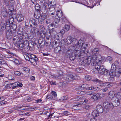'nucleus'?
Listing matches in <instances>:
<instances>
[{"instance_id": "nucleus-12", "label": "nucleus", "mask_w": 121, "mask_h": 121, "mask_svg": "<svg viewBox=\"0 0 121 121\" xmlns=\"http://www.w3.org/2000/svg\"><path fill=\"white\" fill-rule=\"evenodd\" d=\"M22 42H19L16 45L17 46L18 48L20 49H22L26 47L24 45L25 42L23 43Z\"/></svg>"}, {"instance_id": "nucleus-53", "label": "nucleus", "mask_w": 121, "mask_h": 121, "mask_svg": "<svg viewBox=\"0 0 121 121\" xmlns=\"http://www.w3.org/2000/svg\"><path fill=\"white\" fill-rule=\"evenodd\" d=\"M14 74L18 76L20 75L21 73L19 72L18 71H15L14 72Z\"/></svg>"}, {"instance_id": "nucleus-60", "label": "nucleus", "mask_w": 121, "mask_h": 121, "mask_svg": "<svg viewBox=\"0 0 121 121\" xmlns=\"http://www.w3.org/2000/svg\"><path fill=\"white\" fill-rule=\"evenodd\" d=\"M5 99V98L3 97H2L0 98V102H1V101H4V99Z\"/></svg>"}, {"instance_id": "nucleus-7", "label": "nucleus", "mask_w": 121, "mask_h": 121, "mask_svg": "<svg viewBox=\"0 0 121 121\" xmlns=\"http://www.w3.org/2000/svg\"><path fill=\"white\" fill-rule=\"evenodd\" d=\"M112 100L113 105L114 107H117L120 104V102L118 99H114V98H112Z\"/></svg>"}, {"instance_id": "nucleus-21", "label": "nucleus", "mask_w": 121, "mask_h": 121, "mask_svg": "<svg viewBox=\"0 0 121 121\" xmlns=\"http://www.w3.org/2000/svg\"><path fill=\"white\" fill-rule=\"evenodd\" d=\"M27 46H28V49L31 51H33L34 49V48L33 45L31 44V45L30 46V45L29 44L28 41H26Z\"/></svg>"}, {"instance_id": "nucleus-3", "label": "nucleus", "mask_w": 121, "mask_h": 121, "mask_svg": "<svg viewBox=\"0 0 121 121\" xmlns=\"http://www.w3.org/2000/svg\"><path fill=\"white\" fill-rule=\"evenodd\" d=\"M98 58H99L100 59H98V60L99 61L100 63V60H102V59L101 56H98L97 57L96 55H93L92 57L91 58H88V59H86L85 61V64L87 65H89L90 63L91 62L93 63V64L95 63L96 60H97Z\"/></svg>"}, {"instance_id": "nucleus-8", "label": "nucleus", "mask_w": 121, "mask_h": 121, "mask_svg": "<svg viewBox=\"0 0 121 121\" xmlns=\"http://www.w3.org/2000/svg\"><path fill=\"white\" fill-rule=\"evenodd\" d=\"M95 81L97 82V85L101 86H106L107 84V82H103L97 79H95Z\"/></svg>"}, {"instance_id": "nucleus-15", "label": "nucleus", "mask_w": 121, "mask_h": 121, "mask_svg": "<svg viewBox=\"0 0 121 121\" xmlns=\"http://www.w3.org/2000/svg\"><path fill=\"white\" fill-rule=\"evenodd\" d=\"M115 73L116 76L119 77L121 74V69H116Z\"/></svg>"}, {"instance_id": "nucleus-36", "label": "nucleus", "mask_w": 121, "mask_h": 121, "mask_svg": "<svg viewBox=\"0 0 121 121\" xmlns=\"http://www.w3.org/2000/svg\"><path fill=\"white\" fill-rule=\"evenodd\" d=\"M10 24L11 23L8 20L7 21L5 24L6 27H10L11 26Z\"/></svg>"}, {"instance_id": "nucleus-13", "label": "nucleus", "mask_w": 121, "mask_h": 121, "mask_svg": "<svg viewBox=\"0 0 121 121\" xmlns=\"http://www.w3.org/2000/svg\"><path fill=\"white\" fill-rule=\"evenodd\" d=\"M46 16L45 15H42L41 16V18L39 20V24L43 23L44 22L45 19L46 18Z\"/></svg>"}, {"instance_id": "nucleus-29", "label": "nucleus", "mask_w": 121, "mask_h": 121, "mask_svg": "<svg viewBox=\"0 0 121 121\" xmlns=\"http://www.w3.org/2000/svg\"><path fill=\"white\" fill-rule=\"evenodd\" d=\"M15 76L13 74H10L8 75V78L9 80H12L14 79Z\"/></svg>"}, {"instance_id": "nucleus-45", "label": "nucleus", "mask_w": 121, "mask_h": 121, "mask_svg": "<svg viewBox=\"0 0 121 121\" xmlns=\"http://www.w3.org/2000/svg\"><path fill=\"white\" fill-rule=\"evenodd\" d=\"M94 92L91 91L86 92V94L87 95H94Z\"/></svg>"}, {"instance_id": "nucleus-5", "label": "nucleus", "mask_w": 121, "mask_h": 121, "mask_svg": "<svg viewBox=\"0 0 121 121\" xmlns=\"http://www.w3.org/2000/svg\"><path fill=\"white\" fill-rule=\"evenodd\" d=\"M22 41V38L21 36L19 37L18 36H16L13 37V42L15 45H16L19 42Z\"/></svg>"}, {"instance_id": "nucleus-47", "label": "nucleus", "mask_w": 121, "mask_h": 121, "mask_svg": "<svg viewBox=\"0 0 121 121\" xmlns=\"http://www.w3.org/2000/svg\"><path fill=\"white\" fill-rule=\"evenodd\" d=\"M24 99L25 102H29L31 101V100L30 97L25 98Z\"/></svg>"}, {"instance_id": "nucleus-51", "label": "nucleus", "mask_w": 121, "mask_h": 121, "mask_svg": "<svg viewBox=\"0 0 121 121\" xmlns=\"http://www.w3.org/2000/svg\"><path fill=\"white\" fill-rule=\"evenodd\" d=\"M52 95L54 97H56L57 96L56 93L54 91H52L51 92Z\"/></svg>"}, {"instance_id": "nucleus-22", "label": "nucleus", "mask_w": 121, "mask_h": 121, "mask_svg": "<svg viewBox=\"0 0 121 121\" xmlns=\"http://www.w3.org/2000/svg\"><path fill=\"white\" fill-rule=\"evenodd\" d=\"M104 66L102 65L100 69L98 71V72L101 74H103L104 73V70H105V69L104 68Z\"/></svg>"}, {"instance_id": "nucleus-20", "label": "nucleus", "mask_w": 121, "mask_h": 121, "mask_svg": "<svg viewBox=\"0 0 121 121\" xmlns=\"http://www.w3.org/2000/svg\"><path fill=\"white\" fill-rule=\"evenodd\" d=\"M56 15L59 17H60L62 16L63 13L62 11L60 9H58L56 12Z\"/></svg>"}, {"instance_id": "nucleus-33", "label": "nucleus", "mask_w": 121, "mask_h": 121, "mask_svg": "<svg viewBox=\"0 0 121 121\" xmlns=\"http://www.w3.org/2000/svg\"><path fill=\"white\" fill-rule=\"evenodd\" d=\"M7 62L5 60L3 59H0V64L2 65L6 64Z\"/></svg>"}, {"instance_id": "nucleus-28", "label": "nucleus", "mask_w": 121, "mask_h": 121, "mask_svg": "<svg viewBox=\"0 0 121 121\" xmlns=\"http://www.w3.org/2000/svg\"><path fill=\"white\" fill-rule=\"evenodd\" d=\"M98 49L96 48H95L92 52V54L94 55H95L98 54Z\"/></svg>"}, {"instance_id": "nucleus-24", "label": "nucleus", "mask_w": 121, "mask_h": 121, "mask_svg": "<svg viewBox=\"0 0 121 121\" xmlns=\"http://www.w3.org/2000/svg\"><path fill=\"white\" fill-rule=\"evenodd\" d=\"M121 96L120 93H117L115 95V96L113 97L112 98H114V99H118L119 100L121 99Z\"/></svg>"}, {"instance_id": "nucleus-48", "label": "nucleus", "mask_w": 121, "mask_h": 121, "mask_svg": "<svg viewBox=\"0 0 121 121\" xmlns=\"http://www.w3.org/2000/svg\"><path fill=\"white\" fill-rule=\"evenodd\" d=\"M11 27L12 28V29H13V30H16L17 28L16 26L15 25V24L13 25V24H11Z\"/></svg>"}, {"instance_id": "nucleus-27", "label": "nucleus", "mask_w": 121, "mask_h": 121, "mask_svg": "<svg viewBox=\"0 0 121 121\" xmlns=\"http://www.w3.org/2000/svg\"><path fill=\"white\" fill-rule=\"evenodd\" d=\"M89 89L90 90H93L94 91H97L99 90V88L98 87L91 86L89 87Z\"/></svg>"}, {"instance_id": "nucleus-37", "label": "nucleus", "mask_w": 121, "mask_h": 121, "mask_svg": "<svg viewBox=\"0 0 121 121\" xmlns=\"http://www.w3.org/2000/svg\"><path fill=\"white\" fill-rule=\"evenodd\" d=\"M40 7L38 4H36L35 6V8L36 10L38 11H39L40 9Z\"/></svg>"}, {"instance_id": "nucleus-4", "label": "nucleus", "mask_w": 121, "mask_h": 121, "mask_svg": "<svg viewBox=\"0 0 121 121\" xmlns=\"http://www.w3.org/2000/svg\"><path fill=\"white\" fill-rule=\"evenodd\" d=\"M98 59H100L99 58H98L97 60H96L95 62H96V64L95 65V70L93 69V72L95 74L97 73L98 71L100 69L102 65H101V61L100 60V63L99 61L98 60Z\"/></svg>"}, {"instance_id": "nucleus-55", "label": "nucleus", "mask_w": 121, "mask_h": 121, "mask_svg": "<svg viewBox=\"0 0 121 121\" xmlns=\"http://www.w3.org/2000/svg\"><path fill=\"white\" fill-rule=\"evenodd\" d=\"M16 86H17L22 87V83L19 82H17V84H16Z\"/></svg>"}, {"instance_id": "nucleus-14", "label": "nucleus", "mask_w": 121, "mask_h": 121, "mask_svg": "<svg viewBox=\"0 0 121 121\" xmlns=\"http://www.w3.org/2000/svg\"><path fill=\"white\" fill-rule=\"evenodd\" d=\"M119 65V63L118 62L116 61H115L114 63L112 65L111 68L112 69L116 70L117 69V66H118Z\"/></svg>"}, {"instance_id": "nucleus-10", "label": "nucleus", "mask_w": 121, "mask_h": 121, "mask_svg": "<svg viewBox=\"0 0 121 121\" xmlns=\"http://www.w3.org/2000/svg\"><path fill=\"white\" fill-rule=\"evenodd\" d=\"M103 105L106 109L107 108H113L114 107V106L113 105L112 103H110L106 102Z\"/></svg>"}, {"instance_id": "nucleus-56", "label": "nucleus", "mask_w": 121, "mask_h": 121, "mask_svg": "<svg viewBox=\"0 0 121 121\" xmlns=\"http://www.w3.org/2000/svg\"><path fill=\"white\" fill-rule=\"evenodd\" d=\"M33 28L35 31V33L36 34V33H38L39 32V30L37 28Z\"/></svg>"}, {"instance_id": "nucleus-1", "label": "nucleus", "mask_w": 121, "mask_h": 121, "mask_svg": "<svg viewBox=\"0 0 121 121\" xmlns=\"http://www.w3.org/2000/svg\"><path fill=\"white\" fill-rule=\"evenodd\" d=\"M63 52L65 53V56L67 58L69 57L71 60H73L76 56L84 58L86 55V54L84 52V50L82 52L81 51H79L77 50H75V54L73 53V51L69 49L68 47H65L64 48Z\"/></svg>"}, {"instance_id": "nucleus-26", "label": "nucleus", "mask_w": 121, "mask_h": 121, "mask_svg": "<svg viewBox=\"0 0 121 121\" xmlns=\"http://www.w3.org/2000/svg\"><path fill=\"white\" fill-rule=\"evenodd\" d=\"M48 3H45L44 4V6H43V8L45 9L48 11V9L49 7H50Z\"/></svg>"}, {"instance_id": "nucleus-38", "label": "nucleus", "mask_w": 121, "mask_h": 121, "mask_svg": "<svg viewBox=\"0 0 121 121\" xmlns=\"http://www.w3.org/2000/svg\"><path fill=\"white\" fill-rule=\"evenodd\" d=\"M60 47H58L55 48V52L56 53H58L60 51L61 49H60Z\"/></svg>"}, {"instance_id": "nucleus-9", "label": "nucleus", "mask_w": 121, "mask_h": 121, "mask_svg": "<svg viewBox=\"0 0 121 121\" xmlns=\"http://www.w3.org/2000/svg\"><path fill=\"white\" fill-rule=\"evenodd\" d=\"M83 41L82 40H79V41L77 45L79 46L80 47H81V48L80 49V51H81L82 52V51L84 50V52L85 53V49L86 48L84 47L83 45Z\"/></svg>"}, {"instance_id": "nucleus-57", "label": "nucleus", "mask_w": 121, "mask_h": 121, "mask_svg": "<svg viewBox=\"0 0 121 121\" xmlns=\"http://www.w3.org/2000/svg\"><path fill=\"white\" fill-rule=\"evenodd\" d=\"M76 71L78 72H81L82 71V70L79 68H77L76 69Z\"/></svg>"}, {"instance_id": "nucleus-62", "label": "nucleus", "mask_w": 121, "mask_h": 121, "mask_svg": "<svg viewBox=\"0 0 121 121\" xmlns=\"http://www.w3.org/2000/svg\"><path fill=\"white\" fill-rule=\"evenodd\" d=\"M75 99V100L77 101H79L81 99L78 96H77L76 97Z\"/></svg>"}, {"instance_id": "nucleus-17", "label": "nucleus", "mask_w": 121, "mask_h": 121, "mask_svg": "<svg viewBox=\"0 0 121 121\" xmlns=\"http://www.w3.org/2000/svg\"><path fill=\"white\" fill-rule=\"evenodd\" d=\"M96 110L99 112L102 113L103 112V108L102 106L100 105H98L96 107Z\"/></svg>"}, {"instance_id": "nucleus-63", "label": "nucleus", "mask_w": 121, "mask_h": 121, "mask_svg": "<svg viewBox=\"0 0 121 121\" xmlns=\"http://www.w3.org/2000/svg\"><path fill=\"white\" fill-rule=\"evenodd\" d=\"M90 121H97V120L95 118H93L91 119Z\"/></svg>"}, {"instance_id": "nucleus-35", "label": "nucleus", "mask_w": 121, "mask_h": 121, "mask_svg": "<svg viewBox=\"0 0 121 121\" xmlns=\"http://www.w3.org/2000/svg\"><path fill=\"white\" fill-rule=\"evenodd\" d=\"M98 95L99 99H100L104 97L105 96V94H100L98 93Z\"/></svg>"}, {"instance_id": "nucleus-23", "label": "nucleus", "mask_w": 121, "mask_h": 121, "mask_svg": "<svg viewBox=\"0 0 121 121\" xmlns=\"http://www.w3.org/2000/svg\"><path fill=\"white\" fill-rule=\"evenodd\" d=\"M35 20L33 18H31L30 20V26H32V25L35 26H36V24L35 23Z\"/></svg>"}, {"instance_id": "nucleus-43", "label": "nucleus", "mask_w": 121, "mask_h": 121, "mask_svg": "<svg viewBox=\"0 0 121 121\" xmlns=\"http://www.w3.org/2000/svg\"><path fill=\"white\" fill-rule=\"evenodd\" d=\"M4 3L7 6H9L10 3V0H4Z\"/></svg>"}, {"instance_id": "nucleus-46", "label": "nucleus", "mask_w": 121, "mask_h": 121, "mask_svg": "<svg viewBox=\"0 0 121 121\" xmlns=\"http://www.w3.org/2000/svg\"><path fill=\"white\" fill-rule=\"evenodd\" d=\"M11 17L9 18V21L10 22H11V24H12L13 23V22L14 21V19L12 17Z\"/></svg>"}, {"instance_id": "nucleus-61", "label": "nucleus", "mask_w": 121, "mask_h": 121, "mask_svg": "<svg viewBox=\"0 0 121 121\" xmlns=\"http://www.w3.org/2000/svg\"><path fill=\"white\" fill-rule=\"evenodd\" d=\"M65 31H66L65 29H62L61 30L60 32L62 35H63L64 34Z\"/></svg>"}, {"instance_id": "nucleus-64", "label": "nucleus", "mask_w": 121, "mask_h": 121, "mask_svg": "<svg viewBox=\"0 0 121 121\" xmlns=\"http://www.w3.org/2000/svg\"><path fill=\"white\" fill-rule=\"evenodd\" d=\"M14 0H11L10 3L11 4V6H12L13 4H14Z\"/></svg>"}, {"instance_id": "nucleus-44", "label": "nucleus", "mask_w": 121, "mask_h": 121, "mask_svg": "<svg viewBox=\"0 0 121 121\" xmlns=\"http://www.w3.org/2000/svg\"><path fill=\"white\" fill-rule=\"evenodd\" d=\"M22 107L21 106H15L14 107L13 109L14 110H18L19 108Z\"/></svg>"}, {"instance_id": "nucleus-41", "label": "nucleus", "mask_w": 121, "mask_h": 121, "mask_svg": "<svg viewBox=\"0 0 121 121\" xmlns=\"http://www.w3.org/2000/svg\"><path fill=\"white\" fill-rule=\"evenodd\" d=\"M107 60L110 63H112V58L110 56H108L107 58Z\"/></svg>"}, {"instance_id": "nucleus-40", "label": "nucleus", "mask_w": 121, "mask_h": 121, "mask_svg": "<svg viewBox=\"0 0 121 121\" xmlns=\"http://www.w3.org/2000/svg\"><path fill=\"white\" fill-rule=\"evenodd\" d=\"M68 99V96H63L61 98V99L62 101L63 100H65L67 99Z\"/></svg>"}, {"instance_id": "nucleus-52", "label": "nucleus", "mask_w": 121, "mask_h": 121, "mask_svg": "<svg viewBox=\"0 0 121 121\" xmlns=\"http://www.w3.org/2000/svg\"><path fill=\"white\" fill-rule=\"evenodd\" d=\"M1 27L2 29H4V28L6 27V25L4 23L2 22Z\"/></svg>"}, {"instance_id": "nucleus-30", "label": "nucleus", "mask_w": 121, "mask_h": 121, "mask_svg": "<svg viewBox=\"0 0 121 121\" xmlns=\"http://www.w3.org/2000/svg\"><path fill=\"white\" fill-rule=\"evenodd\" d=\"M22 70L25 72L28 73L29 72L30 69L28 68L24 67L22 68Z\"/></svg>"}, {"instance_id": "nucleus-42", "label": "nucleus", "mask_w": 121, "mask_h": 121, "mask_svg": "<svg viewBox=\"0 0 121 121\" xmlns=\"http://www.w3.org/2000/svg\"><path fill=\"white\" fill-rule=\"evenodd\" d=\"M70 113L67 111H64L62 113V115L67 116L69 115H70Z\"/></svg>"}, {"instance_id": "nucleus-59", "label": "nucleus", "mask_w": 121, "mask_h": 121, "mask_svg": "<svg viewBox=\"0 0 121 121\" xmlns=\"http://www.w3.org/2000/svg\"><path fill=\"white\" fill-rule=\"evenodd\" d=\"M102 90L103 92H106L108 90V88H105L103 89Z\"/></svg>"}, {"instance_id": "nucleus-32", "label": "nucleus", "mask_w": 121, "mask_h": 121, "mask_svg": "<svg viewBox=\"0 0 121 121\" xmlns=\"http://www.w3.org/2000/svg\"><path fill=\"white\" fill-rule=\"evenodd\" d=\"M70 28V26L69 25H65V30L66 31H68Z\"/></svg>"}, {"instance_id": "nucleus-31", "label": "nucleus", "mask_w": 121, "mask_h": 121, "mask_svg": "<svg viewBox=\"0 0 121 121\" xmlns=\"http://www.w3.org/2000/svg\"><path fill=\"white\" fill-rule=\"evenodd\" d=\"M3 13L4 14L3 15V16L5 18V19H7L8 18V14L7 12L5 11V12H3Z\"/></svg>"}, {"instance_id": "nucleus-19", "label": "nucleus", "mask_w": 121, "mask_h": 121, "mask_svg": "<svg viewBox=\"0 0 121 121\" xmlns=\"http://www.w3.org/2000/svg\"><path fill=\"white\" fill-rule=\"evenodd\" d=\"M75 79L74 76L72 75H69L67 77L66 80L67 81H71Z\"/></svg>"}, {"instance_id": "nucleus-58", "label": "nucleus", "mask_w": 121, "mask_h": 121, "mask_svg": "<svg viewBox=\"0 0 121 121\" xmlns=\"http://www.w3.org/2000/svg\"><path fill=\"white\" fill-rule=\"evenodd\" d=\"M60 84L62 86H65L66 85V84L64 82H61L60 83Z\"/></svg>"}, {"instance_id": "nucleus-18", "label": "nucleus", "mask_w": 121, "mask_h": 121, "mask_svg": "<svg viewBox=\"0 0 121 121\" xmlns=\"http://www.w3.org/2000/svg\"><path fill=\"white\" fill-rule=\"evenodd\" d=\"M98 96H99L98 95V93H94V95H92L91 98L94 101H96L99 99Z\"/></svg>"}, {"instance_id": "nucleus-16", "label": "nucleus", "mask_w": 121, "mask_h": 121, "mask_svg": "<svg viewBox=\"0 0 121 121\" xmlns=\"http://www.w3.org/2000/svg\"><path fill=\"white\" fill-rule=\"evenodd\" d=\"M115 71L116 70H114L113 69H112V68H111L109 73V75L111 78H113L116 76L115 73Z\"/></svg>"}, {"instance_id": "nucleus-25", "label": "nucleus", "mask_w": 121, "mask_h": 121, "mask_svg": "<svg viewBox=\"0 0 121 121\" xmlns=\"http://www.w3.org/2000/svg\"><path fill=\"white\" fill-rule=\"evenodd\" d=\"M99 113L98 111L96 110H94L92 113V114L94 117H96L98 116L99 115Z\"/></svg>"}, {"instance_id": "nucleus-39", "label": "nucleus", "mask_w": 121, "mask_h": 121, "mask_svg": "<svg viewBox=\"0 0 121 121\" xmlns=\"http://www.w3.org/2000/svg\"><path fill=\"white\" fill-rule=\"evenodd\" d=\"M60 19L59 17L56 18L54 20V22L56 24H58L59 22Z\"/></svg>"}, {"instance_id": "nucleus-11", "label": "nucleus", "mask_w": 121, "mask_h": 121, "mask_svg": "<svg viewBox=\"0 0 121 121\" xmlns=\"http://www.w3.org/2000/svg\"><path fill=\"white\" fill-rule=\"evenodd\" d=\"M24 16L21 14H18L17 16V19L18 21L21 22L24 19Z\"/></svg>"}, {"instance_id": "nucleus-54", "label": "nucleus", "mask_w": 121, "mask_h": 121, "mask_svg": "<svg viewBox=\"0 0 121 121\" xmlns=\"http://www.w3.org/2000/svg\"><path fill=\"white\" fill-rule=\"evenodd\" d=\"M62 22L63 23H64L67 20L65 17H63L62 18Z\"/></svg>"}, {"instance_id": "nucleus-50", "label": "nucleus", "mask_w": 121, "mask_h": 121, "mask_svg": "<svg viewBox=\"0 0 121 121\" xmlns=\"http://www.w3.org/2000/svg\"><path fill=\"white\" fill-rule=\"evenodd\" d=\"M108 73L109 71L105 69V70H104L103 74L104 75H106L108 74Z\"/></svg>"}, {"instance_id": "nucleus-6", "label": "nucleus", "mask_w": 121, "mask_h": 121, "mask_svg": "<svg viewBox=\"0 0 121 121\" xmlns=\"http://www.w3.org/2000/svg\"><path fill=\"white\" fill-rule=\"evenodd\" d=\"M66 40H67L66 41L68 45H69L74 41L77 42V40L76 39L73 38L70 36H68L67 37Z\"/></svg>"}, {"instance_id": "nucleus-49", "label": "nucleus", "mask_w": 121, "mask_h": 121, "mask_svg": "<svg viewBox=\"0 0 121 121\" xmlns=\"http://www.w3.org/2000/svg\"><path fill=\"white\" fill-rule=\"evenodd\" d=\"M16 84H17V82L12 83L13 85L12 89H13L15 88L16 87H17V86H16Z\"/></svg>"}, {"instance_id": "nucleus-2", "label": "nucleus", "mask_w": 121, "mask_h": 121, "mask_svg": "<svg viewBox=\"0 0 121 121\" xmlns=\"http://www.w3.org/2000/svg\"><path fill=\"white\" fill-rule=\"evenodd\" d=\"M24 54V57L25 59L30 61L33 65H35L37 64L36 62L37 61L38 58L36 56L33 54L29 55L28 53H25Z\"/></svg>"}, {"instance_id": "nucleus-34", "label": "nucleus", "mask_w": 121, "mask_h": 121, "mask_svg": "<svg viewBox=\"0 0 121 121\" xmlns=\"http://www.w3.org/2000/svg\"><path fill=\"white\" fill-rule=\"evenodd\" d=\"M48 11H49V12L52 11L53 12H55L56 11L55 8L53 7H49Z\"/></svg>"}]
</instances>
